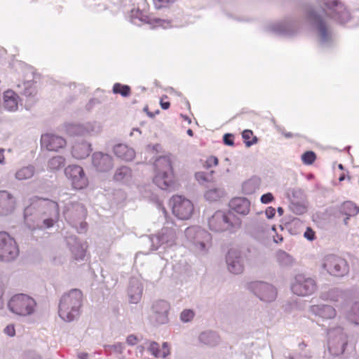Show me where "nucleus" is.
I'll list each match as a JSON object with an SVG mask.
<instances>
[{"instance_id":"24","label":"nucleus","mask_w":359,"mask_h":359,"mask_svg":"<svg viewBox=\"0 0 359 359\" xmlns=\"http://www.w3.org/2000/svg\"><path fill=\"white\" fill-rule=\"evenodd\" d=\"M132 177V171L130 168L126 166H121L116 169L114 180L116 182H126Z\"/></svg>"},{"instance_id":"56","label":"nucleus","mask_w":359,"mask_h":359,"mask_svg":"<svg viewBox=\"0 0 359 359\" xmlns=\"http://www.w3.org/2000/svg\"><path fill=\"white\" fill-rule=\"evenodd\" d=\"M277 210L280 215H282L284 212V210L281 207L278 208Z\"/></svg>"},{"instance_id":"7","label":"nucleus","mask_w":359,"mask_h":359,"mask_svg":"<svg viewBox=\"0 0 359 359\" xmlns=\"http://www.w3.org/2000/svg\"><path fill=\"white\" fill-rule=\"evenodd\" d=\"M323 266L327 271L335 276H343L348 273L346 261L335 255H327L323 259Z\"/></svg>"},{"instance_id":"48","label":"nucleus","mask_w":359,"mask_h":359,"mask_svg":"<svg viewBox=\"0 0 359 359\" xmlns=\"http://www.w3.org/2000/svg\"><path fill=\"white\" fill-rule=\"evenodd\" d=\"M50 207H52L54 209L55 214L56 215H59V206L58 204L55 202H50Z\"/></svg>"},{"instance_id":"40","label":"nucleus","mask_w":359,"mask_h":359,"mask_svg":"<svg viewBox=\"0 0 359 359\" xmlns=\"http://www.w3.org/2000/svg\"><path fill=\"white\" fill-rule=\"evenodd\" d=\"M304 236L307 240L312 241L316 238V233L311 227H307L304 233Z\"/></svg>"},{"instance_id":"57","label":"nucleus","mask_w":359,"mask_h":359,"mask_svg":"<svg viewBox=\"0 0 359 359\" xmlns=\"http://www.w3.org/2000/svg\"><path fill=\"white\" fill-rule=\"evenodd\" d=\"M84 255H85L84 251L81 249V255H80V257H79V258H80V259H83V257H84Z\"/></svg>"},{"instance_id":"34","label":"nucleus","mask_w":359,"mask_h":359,"mask_svg":"<svg viewBox=\"0 0 359 359\" xmlns=\"http://www.w3.org/2000/svg\"><path fill=\"white\" fill-rule=\"evenodd\" d=\"M223 191L220 189H212L206 191L205 197L207 200L210 201H217L222 195Z\"/></svg>"},{"instance_id":"54","label":"nucleus","mask_w":359,"mask_h":359,"mask_svg":"<svg viewBox=\"0 0 359 359\" xmlns=\"http://www.w3.org/2000/svg\"><path fill=\"white\" fill-rule=\"evenodd\" d=\"M345 180V174L341 173V175L339 177V182H342Z\"/></svg>"},{"instance_id":"5","label":"nucleus","mask_w":359,"mask_h":359,"mask_svg":"<svg viewBox=\"0 0 359 359\" xmlns=\"http://www.w3.org/2000/svg\"><path fill=\"white\" fill-rule=\"evenodd\" d=\"M19 249L16 241L8 233L0 232V260L10 262L17 257Z\"/></svg>"},{"instance_id":"46","label":"nucleus","mask_w":359,"mask_h":359,"mask_svg":"<svg viewBox=\"0 0 359 359\" xmlns=\"http://www.w3.org/2000/svg\"><path fill=\"white\" fill-rule=\"evenodd\" d=\"M55 220L52 218L46 219L43 220V225L46 228H50L53 226Z\"/></svg>"},{"instance_id":"39","label":"nucleus","mask_w":359,"mask_h":359,"mask_svg":"<svg viewBox=\"0 0 359 359\" xmlns=\"http://www.w3.org/2000/svg\"><path fill=\"white\" fill-rule=\"evenodd\" d=\"M131 292H132V290L130 291V294H129L130 295V302L133 303V304L137 303L140 300L141 297H142L141 290L139 289H137L135 291L134 294H132Z\"/></svg>"},{"instance_id":"10","label":"nucleus","mask_w":359,"mask_h":359,"mask_svg":"<svg viewBox=\"0 0 359 359\" xmlns=\"http://www.w3.org/2000/svg\"><path fill=\"white\" fill-rule=\"evenodd\" d=\"M250 290L260 300L269 302L276 299L277 291L271 284L264 282L256 281L250 284Z\"/></svg>"},{"instance_id":"17","label":"nucleus","mask_w":359,"mask_h":359,"mask_svg":"<svg viewBox=\"0 0 359 359\" xmlns=\"http://www.w3.org/2000/svg\"><path fill=\"white\" fill-rule=\"evenodd\" d=\"M231 208L241 215H247L250 211V203L245 198H234L230 202Z\"/></svg>"},{"instance_id":"53","label":"nucleus","mask_w":359,"mask_h":359,"mask_svg":"<svg viewBox=\"0 0 359 359\" xmlns=\"http://www.w3.org/2000/svg\"><path fill=\"white\" fill-rule=\"evenodd\" d=\"M88 355L86 353H81L79 357L80 359H86Z\"/></svg>"},{"instance_id":"21","label":"nucleus","mask_w":359,"mask_h":359,"mask_svg":"<svg viewBox=\"0 0 359 359\" xmlns=\"http://www.w3.org/2000/svg\"><path fill=\"white\" fill-rule=\"evenodd\" d=\"M91 151L90 145L86 142L75 144L72 150V154L75 158L83 159L89 156Z\"/></svg>"},{"instance_id":"23","label":"nucleus","mask_w":359,"mask_h":359,"mask_svg":"<svg viewBox=\"0 0 359 359\" xmlns=\"http://www.w3.org/2000/svg\"><path fill=\"white\" fill-rule=\"evenodd\" d=\"M149 350L152 355L157 358H165L170 354V349L167 343H163L161 349H160L158 344L152 342L149 346Z\"/></svg>"},{"instance_id":"33","label":"nucleus","mask_w":359,"mask_h":359,"mask_svg":"<svg viewBox=\"0 0 359 359\" xmlns=\"http://www.w3.org/2000/svg\"><path fill=\"white\" fill-rule=\"evenodd\" d=\"M113 92L115 94H120L123 97H128L131 93V89L128 85L116 83L113 86Z\"/></svg>"},{"instance_id":"61","label":"nucleus","mask_w":359,"mask_h":359,"mask_svg":"<svg viewBox=\"0 0 359 359\" xmlns=\"http://www.w3.org/2000/svg\"><path fill=\"white\" fill-rule=\"evenodd\" d=\"M278 240H280V241H283V238H278Z\"/></svg>"},{"instance_id":"30","label":"nucleus","mask_w":359,"mask_h":359,"mask_svg":"<svg viewBox=\"0 0 359 359\" xmlns=\"http://www.w3.org/2000/svg\"><path fill=\"white\" fill-rule=\"evenodd\" d=\"M65 159L64 157L57 156L51 158L48 162V169L50 171H55L64 166Z\"/></svg>"},{"instance_id":"18","label":"nucleus","mask_w":359,"mask_h":359,"mask_svg":"<svg viewBox=\"0 0 359 359\" xmlns=\"http://www.w3.org/2000/svg\"><path fill=\"white\" fill-rule=\"evenodd\" d=\"M311 311L324 319H331L335 317V309L328 305H313Z\"/></svg>"},{"instance_id":"50","label":"nucleus","mask_w":359,"mask_h":359,"mask_svg":"<svg viewBox=\"0 0 359 359\" xmlns=\"http://www.w3.org/2000/svg\"><path fill=\"white\" fill-rule=\"evenodd\" d=\"M3 294H4V290L1 285L0 284V309L3 308L4 306V301H3Z\"/></svg>"},{"instance_id":"41","label":"nucleus","mask_w":359,"mask_h":359,"mask_svg":"<svg viewBox=\"0 0 359 359\" xmlns=\"http://www.w3.org/2000/svg\"><path fill=\"white\" fill-rule=\"evenodd\" d=\"M273 200L274 197L271 193L263 194L260 198L261 202L264 204L269 203L272 202Z\"/></svg>"},{"instance_id":"35","label":"nucleus","mask_w":359,"mask_h":359,"mask_svg":"<svg viewBox=\"0 0 359 359\" xmlns=\"http://www.w3.org/2000/svg\"><path fill=\"white\" fill-rule=\"evenodd\" d=\"M316 159V155L313 151H308L302 156V161L306 165H311Z\"/></svg>"},{"instance_id":"14","label":"nucleus","mask_w":359,"mask_h":359,"mask_svg":"<svg viewBox=\"0 0 359 359\" xmlns=\"http://www.w3.org/2000/svg\"><path fill=\"white\" fill-rule=\"evenodd\" d=\"M15 207V197L7 191H0V215L6 216L13 213Z\"/></svg>"},{"instance_id":"4","label":"nucleus","mask_w":359,"mask_h":359,"mask_svg":"<svg viewBox=\"0 0 359 359\" xmlns=\"http://www.w3.org/2000/svg\"><path fill=\"white\" fill-rule=\"evenodd\" d=\"M36 302L31 297L18 294L13 296L8 303L9 310L18 316H28L34 311Z\"/></svg>"},{"instance_id":"27","label":"nucleus","mask_w":359,"mask_h":359,"mask_svg":"<svg viewBox=\"0 0 359 359\" xmlns=\"http://www.w3.org/2000/svg\"><path fill=\"white\" fill-rule=\"evenodd\" d=\"M213 173V171L210 172H198L196 173L195 177L200 184L208 186V184L215 182Z\"/></svg>"},{"instance_id":"12","label":"nucleus","mask_w":359,"mask_h":359,"mask_svg":"<svg viewBox=\"0 0 359 359\" xmlns=\"http://www.w3.org/2000/svg\"><path fill=\"white\" fill-rule=\"evenodd\" d=\"M41 147L50 151H59L67 145L66 140L53 133H46L41 137Z\"/></svg>"},{"instance_id":"19","label":"nucleus","mask_w":359,"mask_h":359,"mask_svg":"<svg viewBox=\"0 0 359 359\" xmlns=\"http://www.w3.org/2000/svg\"><path fill=\"white\" fill-rule=\"evenodd\" d=\"M114 153L118 158L126 161L133 160L135 156L134 150L123 144L116 145L114 147Z\"/></svg>"},{"instance_id":"42","label":"nucleus","mask_w":359,"mask_h":359,"mask_svg":"<svg viewBox=\"0 0 359 359\" xmlns=\"http://www.w3.org/2000/svg\"><path fill=\"white\" fill-rule=\"evenodd\" d=\"M4 333L9 337H13L15 334V329L13 324L8 325L4 329Z\"/></svg>"},{"instance_id":"11","label":"nucleus","mask_w":359,"mask_h":359,"mask_svg":"<svg viewBox=\"0 0 359 359\" xmlns=\"http://www.w3.org/2000/svg\"><path fill=\"white\" fill-rule=\"evenodd\" d=\"M324 17L330 18L341 22L347 15L346 8L337 0H323Z\"/></svg>"},{"instance_id":"31","label":"nucleus","mask_w":359,"mask_h":359,"mask_svg":"<svg viewBox=\"0 0 359 359\" xmlns=\"http://www.w3.org/2000/svg\"><path fill=\"white\" fill-rule=\"evenodd\" d=\"M311 18L314 21L316 24L319 31L322 34V35L325 36L327 33V26L325 23V20L323 17L320 15H316L314 13H311Z\"/></svg>"},{"instance_id":"8","label":"nucleus","mask_w":359,"mask_h":359,"mask_svg":"<svg viewBox=\"0 0 359 359\" xmlns=\"http://www.w3.org/2000/svg\"><path fill=\"white\" fill-rule=\"evenodd\" d=\"M65 173L74 189H82L87 187L88 181L82 167L70 165L65 168Z\"/></svg>"},{"instance_id":"6","label":"nucleus","mask_w":359,"mask_h":359,"mask_svg":"<svg viewBox=\"0 0 359 359\" xmlns=\"http://www.w3.org/2000/svg\"><path fill=\"white\" fill-rule=\"evenodd\" d=\"M170 203L172 213L180 219H189L194 212V205L191 201L181 196H174Z\"/></svg>"},{"instance_id":"59","label":"nucleus","mask_w":359,"mask_h":359,"mask_svg":"<svg viewBox=\"0 0 359 359\" xmlns=\"http://www.w3.org/2000/svg\"><path fill=\"white\" fill-rule=\"evenodd\" d=\"M338 167H339V168L340 170H343L344 169V167H343L342 164H339Z\"/></svg>"},{"instance_id":"63","label":"nucleus","mask_w":359,"mask_h":359,"mask_svg":"<svg viewBox=\"0 0 359 359\" xmlns=\"http://www.w3.org/2000/svg\"><path fill=\"white\" fill-rule=\"evenodd\" d=\"M186 119L189 120V122L190 123L191 122V120L189 119L188 118H186Z\"/></svg>"},{"instance_id":"51","label":"nucleus","mask_w":359,"mask_h":359,"mask_svg":"<svg viewBox=\"0 0 359 359\" xmlns=\"http://www.w3.org/2000/svg\"><path fill=\"white\" fill-rule=\"evenodd\" d=\"M4 149H0V163H3L4 161Z\"/></svg>"},{"instance_id":"36","label":"nucleus","mask_w":359,"mask_h":359,"mask_svg":"<svg viewBox=\"0 0 359 359\" xmlns=\"http://www.w3.org/2000/svg\"><path fill=\"white\" fill-rule=\"evenodd\" d=\"M349 318L354 324L359 325V304L355 303L352 307V312Z\"/></svg>"},{"instance_id":"60","label":"nucleus","mask_w":359,"mask_h":359,"mask_svg":"<svg viewBox=\"0 0 359 359\" xmlns=\"http://www.w3.org/2000/svg\"><path fill=\"white\" fill-rule=\"evenodd\" d=\"M191 231V229L188 228V229H187V233H189Z\"/></svg>"},{"instance_id":"16","label":"nucleus","mask_w":359,"mask_h":359,"mask_svg":"<svg viewBox=\"0 0 359 359\" xmlns=\"http://www.w3.org/2000/svg\"><path fill=\"white\" fill-rule=\"evenodd\" d=\"M169 308V304L163 300H158L154 304L153 310L156 323L164 324L168 321V313Z\"/></svg>"},{"instance_id":"55","label":"nucleus","mask_w":359,"mask_h":359,"mask_svg":"<svg viewBox=\"0 0 359 359\" xmlns=\"http://www.w3.org/2000/svg\"><path fill=\"white\" fill-rule=\"evenodd\" d=\"M278 255L279 256H283V257H288V255L286 252H283V251H280L278 252Z\"/></svg>"},{"instance_id":"44","label":"nucleus","mask_w":359,"mask_h":359,"mask_svg":"<svg viewBox=\"0 0 359 359\" xmlns=\"http://www.w3.org/2000/svg\"><path fill=\"white\" fill-rule=\"evenodd\" d=\"M276 214V210L273 207H268L265 210V215L268 219H272Z\"/></svg>"},{"instance_id":"9","label":"nucleus","mask_w":359,"mask_h":359,"mask_svg":"<svg viewBox=\"0 0 359 359\" xmlns=\"http://www.w3.org/2000/svg\"><path fill=\"white\" fill-rule=\"evenodd\" d=\"M316 287L314 280L301 274L296 276L292 285V292L299 296L311 295L316 290Z\"/></svg>"},{"instance_id":"29","label":"nucleus","mask_w":359,"mask_h":359,"mask_svg":"<svg viewBox=\"0 0 359 359\" xmlns=\"http://www.w3.org/2000/svg\"><path fill=\"white\" fill-rule=\"evenodd\" d=\"M34 175L33 166H26L19 169L15 173V177L19 180H25L31 178Z\"/></svg>"},{"instance_id":"26","label":"nucleus","mask_w":359,"mask_h":359,"mask_svg":"<svg viewBox=\"0 0 359 359\" xmlns=\"http://www.w3.org/2000/svg\"><path fill=\"white\" fill-rule=\"evenodd\" d=\"M341 212L347 216L344 219V224H347L349 217L357 215L359 212V208L353 203L348 201L343 203Z\"/></svg>"},{"instance_id":"37","label":"nucleus","mask_w":359,"mask_h":359,"mask_svg":"<svg viewBox=\"0 0 359 359\" xmlns=\"http://www.w3.org/2000/svg\"><path fill=\"white\" fill-rule=\"evenodd\" d=\"M194 317V312L191 309H185L184 310L180 315L181 320L183 322H189Z\"/></svg>"},{"instance_id":"49","label":"nucleus","mask_w":359,"mask_h":359,"mask_svg":"<svg viewBox=\"0 0 359 359\" xmlns=\"http://www.w3.org/2000/svg\"><path fill=\"white\" fill-rule=\"evenodd\" d=\"M161 106L163 109H168L170 106V103L169 102H164L163 100H161Z\"/></svg>"},{"instance_id":"47","label":"nucleus","mask_w":359,"mask_h":359,"mask_svg":"<svg viewBox=\"0 0 359 359\" xmlns=\"http://www.w3.org/2000/svg\"><path fill=\"white\" fill-rule=\"evenodd\" d=\"M137 339L136 337L133 335H130L127 338V342L130 345H134L136 344Z\"/></svg>"},{"instance_id":"22","label":"nucleus","mask_w":359,"mask_h":359,"mask_svg":"<svg viewBox=\"0 0 359 359\" xmlns=\"http://www.w3.org/2000/svg\"><path fill=\"white\" fill-rule=\"evenodd\" d=\"M158 238L161 243L172 244L175 241L176 233L173 229L164 227L158 233Z\"/></svg>"},{"instance_id":"28","label":"nucleus","mask_w":359,"mask_h":359,"mask_svg":"<svg viewBox=\"0 0 359 359\" xmlns=\"http://www.w3.org/2000/svg\"><path fill=\"white\" fill-rule=\"evenodd\" d=\"M219 339V336L215 332H203L200 335V340L203 343L210 346H215L217 344Z\"/></svg>"},{"instance_id":"62","label":"nucleus","mask_w":359,"mask_h":359,"mask_svg":"<svg viewBox=\"0 0 359 359\" xmlns=\"http://www.w3.org/2000/svg\"><path fill=\"white\" fill-rule=\"evenodd\" d=\"M278 240H280V241H283V238H278Z\"/></svg>"},{"instance_id":"32","label":"nucleus","mask_w":359,"mask_h":359,"mask_svg":"<svg viewBox=\"0 0 359 359\" xmlns=\"http://www.w3.org/2000/svg\"><path fill=\"white\" fill-rule=\"evenodd\" d=\"M242 137L247 147H250L257 142V138L251 130H245L242 133Z\"/></svg>"},{"instance_id":"38","label":"nucleus","mask_w":359,"mask_h":359,"mask_svg":"<svg viewBox=\"0 0 359 359\" xmlns=\"http://www.w3.org/2000/svg\"><path fill=\"white\" fill-rule=\"evenodd\" d=\"M218 161H219L217 157L210 156L207 158L206 161L204 163L203 166L206 168H210L212 167L217 165Z\"/></svg>"},{"instance_id":"15","label":"nucleus","mask_w":359,"mask_h":359,"mask_svg":"<svg viewBox=\"0 0 359 359\" xmlns=\"http://www.w3.org/2000/svg\"><path fill=\"white\" fill-rule=\"evenodd\" d=\"M226 264L228 270L234 274L241 273L244 270L241 254L236 250H230L226 255Z\"/></svg>"},{"instance_id":"25","label":"nucleus","mask_w":359,"mask_h":359,"mask_svg":"<svg viewBox=\"0 0 359 359\" xmlns=\"http://www.w3.org/2000/svg\"><path fill=\"white\" fill-rule=\"evenodd\" d=\"M130 18L132 23L139 25L142 22H148L149 18L147 14L139 8L133 9L130 13Z\"/></svg>"},{"instance_id":"52","label":"nucleus","mask_w":359,"mask_h":359,"mask_svg":"<svg viewBox=\"0 0 359 359\" xmlns=\"http://www.w3.org/2000/svg\"><path fill=\"white\" fill-rule=\"evenodd\" d=\"M80 208L81 210L83 215L85 216L86 215V209L84 208L83 205H80Z\"/></svg>"},{"instance_id":"1","label":"nucleus","mask_w":359,"mask_h":359,"mask_svg":"<svg viewBox=\"0 0 359 359\" xmlns=\"http://www.w3.org/2000/svg\"><path fill=\"white\" fill-rule=\"evenodd\" d=\"M83 294L74 289L62 297L59 304V315L65 321H72L79 314L82 305Z\"/></svg>"},{"instance_id":"45","label":"nucleus","mask_w":359,"mask_h":359,"mask_svg":"<svg viewBox=\"0 0 359 359\" xmlns=\"http://www.w3.org/2000/svg\"><path fill=\"white\" fill-rule=\"evenodd\" d=\"M175 0H154L158 7L165 6L166 4L174 2Z\"/></svg>"},{"instance_id":"3","label":"nucleus","mask_w":359,"mask_h":359,"mask_svg":"<svg viewBox=\"0 0 359 359\" xmlns=\"http://www.w3.org/2000/svg\"><path fill=\"white\" fill-rule=\"evenodd\" d=\"M240 226L238 219L231 212L217 211L208 219L210 229L215 232L232 231Z\"/></svg>"},{"instance_id":"58","label":"nucleus","mask_w":359,"mask_h":359,"mask_svg":"<svg viewBox=\"0 0 359 359\" xmlns=\"http://www.w3.org/2000/svg\"><path fill=\"white\" fill-rule=\"evenodd\" d=\"M187 133H188V135H189L190 136H193V131H192V130L189 129V130H187Z\"/></svg>"},{"instance_id":"20","label":"nucleus","mask_w":359,"mask_h":359,"mask_svg":"<svg viewBox=\"0 0 359 359\" xmlns=\"http://www.w3.org/2000/svg\"><path fill=\"white\" fill-rule=\"evenodd\" d=\"M19 97L13 90H6L4 94V106L8 111H15L18 107Z\"/></svg>"},{"instance_id":"13","label":"nucleus","mask_w":359,"mask_h":359,"mask_svg":"<svg viewBox=\"0 0 359 359\" xmlns=\"http://www.w3.org/2000/svg\"><path fill=\"white\" fill-rule=\"evenodd\" d=\"M92 163L99 172H107L114 166L112 157L102 152H95L93 154Z\"/></svg>"},{"instance_id":"2","label":"nucleus","mask_w":359,"mask_h":359,"mask_svg":"<svg viewBox=\"0 0 359 359\" xmlns=\"http://www.w3.org/2000/svg\"><path fill=\"white\" fill-rule=\"evenodd\" d=\"M154 182L161 189H168L175 183L172 163L170 156H163L154 162Z\"/></svg>"},{"instance_id":"43","label":"nucleus","mask_w":359,"mask_h":359,"mask_svg":"<svg viewBox=\"0 0 359 359\" xmlns=\"http://www.w3.org/2000/svg\"><path fill=\"white\" fill-rule=\"evenodd\" d=\"M223 140L226 145H233V136L231 134H225L223 137Z\"/></svg>"}]
</instances>
